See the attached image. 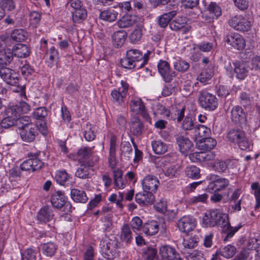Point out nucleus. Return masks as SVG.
<instances>
[{"label": "nucleus", "instance_id": "nucleus-1", "mask_svg": "<svg viewBox=\"0 0 260 260\" xmlns=\"http://www.w3.org/2000/svg\"><path fill=\"white\" fill-rule=\"evenodd\" d=\"M203 222L206 228L218 226L219 228H232L226 214H221L217 210L210 211L208 215L206 214L203 217Z\"/></svg>", "mask_w": 260, "mask_h": 260}, {"label": "nucleus", "instance_id": "nucleus-2", "mask_svg": "<svg viewBox=\"0 0 260 260\" xmlns=\"http://www.w3.org/2000/svg\"><path fill=\"white\" fill-rule=\"evenodd\" d=\"M0 77L6 83L16 86V91L24 93L25 86L20 84L18 75L15 71L9 68H1Z\"/></svg>", "mask_w": 260, "mask_h": 260}, {"label": "nucleus", "instance_id": "nucleus-3", "mask_svg": "<svg viewBox=\"0 0 260 260\" xmlns=\"http://www.w3.org/2000/svg\"><path fill=\"white\" fill-rule=\"evenodd\" d=\"M226 138L230 142L238 144L242 150H246L249 148L250 143L243 131L232 129L228 132Z\"/></svg>", "mask_w": 260, "mask_h": 260}, {"label": "nucleus", "instance_id": "nucleus-4", "mask_svg": "<svg viewBox=\"0 0 260 260\" xmlns=\"http://www.w3.org/2000/svg\"><path fill=\"white\" fill-rule=\"evenodd\" d=\"M199 102L203 108L209 111L214 110L218 106V101L216 96L206 91L200 92Z\"/></svg>", "mask_w": 260, "mask_h": 260}, {"label": "nucleus", "instance_id": "nucleus-5", "mask_svg": "<svg viewBox=\"0 0 260 260\" xmlns=\"http://www.w3.org/2000/svg\"><path fill=\"white\" fill-rule=\"evenodd\" d=\"M199 238L195 235L187 239L184 238L182 245L180 247L181 252L186 257L198 254V252L194 249L197 246Z\"/></svg>", "mask_w": 260, "mask_h": 260}, {"label": "nucleus", "instance_id": "nucleus-6", "mask_svg": "<svg viewBox=\"0 0 260 260\" xmlns=\"http://www.w3.org/2000/svg\"><path fill=\"white\" fill-rule=\"evenodd\" d=\"M207 189L209 191H219L224 189L229 185V181L225 178H219L217 175H211Z\"/></svg>", "mask_w": 260, "mask_h": 260}, {"label": "nucleus", "instance_id": "nucleus-7", "mask_svg": "<svg viewBox=\"0 0 260 260\" xmlns=\"http://www.w3.org/2000/svg\"><path fill=\"white\" fill-rule=\"evenodd\" d=\"M229 24L235 29L243 31H248L251 26V22L241 15L232 17L229 20Z\"/></svg>", "mask_w": 260, "mask_h": 260}, {"label": "nucleus", "instance_id": "nucleus-8", "mask_svg": "<svg viewBox=\"0 0 260 260\" xmlns=\"http://www.w3.org/2000/svg\"><path fill=\"white\" fill-rule=\"evenodd\" d=\"M118 247V243L114 237L109 239L106 246L103 249V255L107 259H113L116 254V249Z\"/></svg>", "mask_w": 260, "mask_h": 260}, {"label": "nucleus", "instance_id": "nucleus-9", "mask_svg": "<svg viewBox=\"0 0 260 260\" xmlns=\"http://www.w3.org/2000/svg\"><path fill=\"white\" fill-rule=\"evenodd\" d=\"M127 55L129 56L138 65V68L143 67L147 62L150 54V51L147 54L143 55L141 51L137 49H130L126 52Z\"/></svg>", "mask_w": 260, "mask_h": 260}, {"label": "nucleus", "instance_id": "nucleus-10", "mask_svg": "<svg viewBox=\"0 0 260 260\" xmlns=\"http://www.w3.org/2000/svg\"><path fill=\"white\" fill-rule=\"evenodd\" d=\"M142 184L144 191L153 193L157 190L159 182L155 176L147 175L143 179Z\"/></svg>", "mask_w": 260, "mask_h": 260}, {"label": "nucleus", "instance_id": "nucleus-11", "mask_svg": "<svg viewBox=\"0 0 260 260\" xmlns=\"http://www.w3.org/2000/svg\"><path fill=\"white\" fill-rule=\"evenodd\" d=\"M157 68L159 73L167 82H170L176 75L175 72L170 70L169 63L165 60H160Z\"/></svg>", "mask_w": 260, "mask_h": 260}, {"label": "nucleus", "instance_id": "nucleus-12", "mask_svg": "<svg viewBox=\"0 0 260 260\" xmlns=\"http://www.w3.org/2000/svg\"><path fill=\"white\" fill-rule=\"evenodd\" d=\"M225 42L237 50L243 49L245 46V41L241 35L237 33H230L226 36Z\"/></svg>", "mask_w": 260, "mask_h": 260}, {"label": "nucleus", "instance_id": "nucleus-13", "mask_svg": "<svg viewBox=\"0 0 260 260\" xmlns=\"http://www.w3.org/2000/svg\"><path fill=\"white\" fill-rule=\"evenodd\" d=\"M131 111L136 114H141L144 118H147L148 114L146 111L143 102L139 98L132 100L129 103Z\"/></svg>", "mask_w": 260, "mask_h": 260}, {"label": "nucleus", "instance_id": "nucleus-14", "mask_svg": "<svg viewBox=\"0 0 260 260\" xmlns=\"http://www.w3.org/2000/svg\"><path fill=\"white\" fill-rule=\"evenodd\" d=\"M38 135V128L35 125H30L20 131L21 138L26 142H31L34 141Z\"/></svg>", "mask_w": 260, "mask_h": 260}, {"label": "nucleus", "instance_id": "nucleus-15", "mask_svg": "<svg viewBox=\"0 0 260 260\" xmlns=\"http://www.w3.org/2000/svg\"><path fill=\"white\" fill-rule=\"evenodd\" d=\"M186 22L185 17H177L170 23L169 26L173 30H181L183 33H186L191 28L190 26L186 25Z\"/></svg>", "mask_w": 260, "mask_h": 260}, {"label": "nucleus", "instance_id": "nucleus-16", "mask_svg": "<svg viewBox=\"0 0 260 260\" xmlns=\"http://www.w3.org/2000/svg\"><path fill=\"white\" fill-rule=\"evenodd\" d=\"M93 147H83L80 148L77 152V157L80 163L87 164L89 166H93L94 163L89 159L92 154Z\"/></svg>", "mask_w": 260, "mask_h": 260}, {"label": "nucleus", "instance_id": "nucleus-17", "mask_svg": "<svg viewBox=\"0 0 260 260\" xmlns=\"http://www.w3.org/2000/svg\"><path fill=\"white\" fill-rule=\"evenodd\" d=\"M159 253L164 260H181L175 249L170 246L161 247Z\"/></svg>", "mask_w": 260, "mask_h": 260}, {"label": "nucleus", "instance_id": "nucleus-18", "mask_svg": "<svg viewBox=\"0 0 260 260\" xmlns=\"http://www.w3.org/2000/svg\"><path fill=\"white\" fill-rule=\"evenodd\" d=\"M139 192L135 196L136 202L141 206L152 204L154 201V196L151 192Z\"/></svg>", "mask_w": 260, "mask_h": 260}, {"label": "nucleus", "instance_id": "nucleus-19", "mask_svg": "<svg viewBox=\"0 0 260 260\" xmlns=\"http://www.w3.org/2000/svg\"><path fill=\"white\" fill-rule=\"evenodd\" d=\"M121 83L122 85L121 88H119L118 90L115 89L111 92L113 100L118 104L122 103L124 98H125L128 87V85L123 81H121Z\"/></svg>", "mask_w": 260, "mask_h": 260}, {"label": "nucleus", "instance_id": "nucleus-20", "mask_svg": "<svg viewBox=\"0 0 260 260\" xmlns=\"http://www.w3.org/2000/svg\"><path fill=\"white\" fill-rule=\"evenodd\" d=\"M231 119L235 123H245L246 117L242 107L236 106L231 110Z\"/></svg>", "mask_w": 260, "mask_h": 260}, {"label": "nucleus", "instance_id": "nucleus-21", "mask_svg": "<svg viewBox=\"0 0 260 260\" xmlns=\"http://www.w3.org/2000/svg\"><path fill=\"white\" fill-rule=\"evenodd\" d=\"M176 141L180 152L183 154L188 152L193 146L192 142L188 138L183 136H177Z\"/></svg>", "mask_w": 260, "mask_h": 260}, {"label": "nucleus", "instance_id": "nucleus-22", "mask_svg": "<svg viewBox=\"0 0 260 260\" xmlns=\"http://www.w3.org/2000/svg\"><path fill=\"white\" fill-rule=\"evenodd\" d=\"M127 34L123 30L115 32L112 36V41L113 46L116 48L121 47L125 42Z\"/></svg>", "mask_w": 260, "mask_h": 260}, {"label": "nucleus", "instance_id": "nucleus-23", "mask_svg": "<svg viewBox=\"0 0 260 260\" xmlns=\"http://www.w3.org/2000/svg\"><path fill=\"white\" fill-rule=\"evenodd\" d=\"M143 124L137 117H133L129 123L131 132L135 136L140 135L143 129Z\"/></svg>", "mask_w": 260, "mask_h": 260}, {"label": "nucleus", "instance_id": "nucleus-24", "mask_svg": "<svg viewBox=\"0 0 260 260\" xmlns=\"http://www.w3.org/2000/svg\"><path fill=\"white\" fill-rule=\"evenodd\" d=\"M234 71L237 78L243 80L247 75L248 65L243 62L236 61L234 63Z\"/></svg>", "mask_w": 260, "mask_h": 260}, {"label": "nucleus", "instance_id": "nucleus-25", "mask_svg": "<svg viewBox=\"0 0 260 260\" xmlns=\"http://www.w3.org/2000/svg\"><path fill=\"white\" fill-rule=\"evenodd\" d=\"M207 10L209 12L210 16L209 18L205 16L207 20L210 21L211 20L218 18L221 14L220 7L215 2H211L207 7Z\"/></svg>", "mask_w": 260, "mask_h": 260}, {"label": "nucleus", "instance_id": "nucleus-26", "mask_svg": "<svg viewBox=\"0 0 260 260\" xmlns=\"http://www.w3.org/2000/svg\"><path fill=\"white\" fill-rule=\"evenodd\" d=\"M13 58V52L9 49L0 51V68L9 65Z\"/></svg>", "mask_w": 260, "mask_h": 260}, {"label": "nucleus", "instance_id": "nucleus-27", "mask_svg": "<svg viewBox=\"0 0 260 260\" xmlns=\"http://www.w3.org/2000/svg\"><path fill=\"white\" fill-rule=\"evenodd\" d=\"M52 209L48 207H44L39 212L37 218L40 222L46 223L53 218Z\"/></svg>", "mask_w": 260, "mask_h": 260}, {"label": "nucleus", "instance_id": "nucleus-28", "mask_svg": "<svg viewBox=\"0 0 260 260\" xmlns=\"http://www.w3.org/2000/svg\"><path fill=\"white\" fill-rule=\"evenodd\" d=\"M71 197L77 203H85L88 200L86 194L83 190L76 188L71 189Z\"/></svg>", "mask_w": 260, "mask_h": 260}, {"label": "nucleus", "instance_id": "nucleus-29", "mask_svg": "<svg viewBox=\"0 0 260 260\" xmlns=\"http://www.w3.org/2000/svg\"><path fill=\"white\" fill-rule=\"evenodd\" d=\"M14 54L19 58H23L29 55V51L26 45L19 44L13 47Z\"/></svg>", "mask_w": 260, "mask_h": 260}, {"label": "nucleus", "instance_id": "nucleus-30", "mask_svg": "<svg viewBox=\"0 0 260 260\" xmlns=\"http://www.w3.org/2000/svg\"><path fill=\"white\" fill-rule=\"evenodd\" d=\"M65 202L64 196L61 191H58L52 196L51 203L56 208L60 209L63 207Z\"/></svg>", "mask_w": 260, "mask_h": 260}, {"label": "nucleus", "instance_id": "nucleus-31", "mask_svg": "<svg viewBox=\"0 0 260 260\" xmlns=\"http://www.w3.org/2000/svg\"><path fill=\"white\" fill-rule=\"evenodd\" d=\"M216 141L212 138H205L201 139L199 143L201 149L204 151H210L216 145Z\"/></svg>", "mask_w": 260, "mask_h": 260}, {"label": "nucleus", "instance_id": "nucleus-32", "mask_svg": "<svg viewBox=\"0 0 260 260\" xmlns=\"http://www.w3.org/2000/svg\"><path fill=\"white\" fill-rule=\"evenodd\" d=\"M177 14L176 11H172L168 13H164L159 17L158 24L161 27H166L170 20Z\"/></svg>", "mask_w": 260, "mask_h": 260}, {"label": "nucleus", "instance_id": "nucleus-33", "mask_svg": "<svg viewBox=\"0 0 260 260\" xmlns=\"http://www.w3.org/2000/svg\"><path fill=\"white\" fill-rule=\"evenodd\" d=\"M196 225L197 221L196 219L190 216H183L178 222V228H192Z\"/></svg>", "mask_w": 260, "mask_h": 260}, {"label": "nucleus", "instance_id": "nucleus-34", "mask_svg": "<svg viewBox=\"0 0 260 260\" xmlns=\"http://www.w3.org/2000/svg\"><path fill=\"white\" fill-rule=\"evenodd\" d=\"M136 21L135 16L124 15L118 21V25L121 28L130 27L133 25Z\"/></svg>", "mask_w": 260, "mask_h": 260}, {"label": "nucleus", "instance_id": "nucleus-35", "mask_svg": "<svg viewBox=\"0 0 260 260\" xmlns=\"http://www.w3.org/2000/svg\"><path fill=\"white\" fill-rule=\"evenodd\" d=\"M72 19L75 23H81L87 17V11L85 8H81L80 10H74L72 12Z\"/></svg>", "mask_w": 260, "mask_h": 260}, {"label": "nucleus", "instance_id": "nucleus-36", "mask_svg": "<svg viewBox=\"0 0 260 260\" xmlns=\"http://www.w3.org/2000/svg\"><path fill=\"white\" fill-rule=\"evenodd\" d=\"M236 248L232 245L229 244L220 248L219 253L225 258H230L236 253Z\"/></svg>", "mask_w": 260, "mask_h": 260}, {"label": "nucleus", "instance_id": "nucleus-37", "mask_svg": "<svg viewBox=\"0 0 260 260\" xmlns=\"http://www.w3.org/2000/svg\"><path fill=\"white\" fill-rule=\"evenodd\" d=\"M118 13L114 10H107L101 12L100 18L105 21L112 22L117 17Z\"/></svg>", "mask_w": 260, "mask_h": 260}, {"label": "nucleus", "instance_id": "nucleus-38", "mask_svg": "<svg viewBox=\"0 0 260 260\" xmlns=\"http://www.w3.org/2000/svg\"><path fill=\"white\" fill-rule=\"evenodd\" d=\"M81 165L76 172V176L80 178L89 177V169L92 166H89L87 164L80 163Z\"/></svg>", "mask_w": 260, "mask_h": 260}, {"label": "nucleus", "instance_id": "nucleus-39", "mask_svg": "<svg viewBox=\"0 0 260 260\" xmlns=\"http://www.w3.org/2000/svg\"><path fill=\"white\" fill-rule=\"evenodd\" d=\"M151 145L153 151L157 154H164L167 151L168 147L166 144L161 141H153Z\"/></svg>", "mask_w": 260, "mask_h": 260}, {"label": "nucleus", "instance_id": "nucleus-40", "mask_svg": "<svg viewBox=\"0 0 260 260\" xmlns=\"http://www.w3.org/2000/svg\"><path fill=\"white\" fill-rule=\"evenodd\" d=\"M196 136L203 139L207 138L210 133V129L203 125H199L194 127Z\"/></svg>", "mask_w": 260, "mask_h": 260}, {"label": "nucleus", "instance_id": "nucleus-41", "mask_svg": "<svg viewBox=\"0 0 260 260\" xmlns=\"http://www.w3.org/2000/svg\"><path fill=\"white\" fill-rule=\"evenodd\" d=\"M26 32L23 29H15L11 34V36L9 37L11 39V43L12 41L22 42L26 39Z\"/></svg>", "mask_w": 260, "mask_h": 260}, {"label": "nucleus", "instance_id": "nucleus-42", "mask_svg": "<svg viewBox=\"0 0 260 260\" xmlns=\"http://www.w3.org/2000/svg\"><path fill=\"white\" fill-rule=\"evenodd\" d=\"M57 247L52 242H48L42 245L43 253L48 256H52L56 253Z\"/></svg>", "mask_w": 260, "mask_h": 260}, {"label": "nucleus", "instance_id": "nucleus-43", "mask_svg": "<svg viewBox=\"0 0 260 260\" xmlns=\"http://www.w3.org/2000/svg\"><path fill=\"white\" fill-rule=\"evenodd\" d=\"M213 74L212 68H204L198 76L197 79L202 83H205L211 78Z\"/></svg>", "mask_w": 260, "mask_h": 260}, {"label": "nucleus", "instance_id": "nucleus-44", "mask_svg": "<svg viewBox=\"0 0 260 260\" xmlns=\"http://www.w3.org/2000/svg\"><path fill=\"white\" fill-rule=\"evenodd\" d=\"M157 253V250L153 247H148L142 252V257L138 260H153Z\"/></svg>", "mask_w": 260, "mask_h": 260}, {"label": "nucleus", "instance_id": "nucleus-45", "mask_svg": "<svg viewBox=\"0 0 260 260\" xmlns=\"http://www.w3.org/2000/svg\"><path fill=\"white\" fill-rule=\"evenodd\" d=\"M30 125L35 124L31 123L30 118L28 116H22L16 119V125L20 131Z\"/></svg>", "mask_w": 260, "mask_h": 260}, {"label": "nucleus", "instance_id": "nucleus-46", "mask_svg": "<svg viewBox=\"0 0 260 260\" xmlns=\"http://www.w3.org/2000/svg\"><path fill=\"white\" fill-rule=\"evenodd\" d=\"M114 174V181L115 185L118 188H123L125 184L122 179V172L119 169H115L113 171Z\"/></svg>", "mask_w": 260, "mask_h": 260}, {"label": "nucleus", "instance_id": "nucleus-47", "mask_svg": "<svg viewBox=\"0 0 260 260\" xmlns=\"http://www.w3.org/2000/svg\"><path fill=\"white\" fill-rule=\"evenodd\" d=\"M143 27L137 26L129 36V40L133 43H136L140 41L142 37Z\"/></svg>", "mask_w": 260, "mask_h": 260}, {"label": "nucleus", "instance_id": "nucleus-48", "mask_svg": "<svg viewBox=\"0 0 260 260\" xmlns=\"http://www.w3.org/2000/svg\"><path fill=\"white\" fill-rule=\"evenodd\" d=\"M185 174L189 178L198 179L200 177V169L194 166H189L185 169Z\"/></svg>", "mask_w": 260, "mask_h": 260}, {"label": "nucleus", "instance_id": "nucleus-49", "mask_svg": "<svg viewBox=\"0 0 260 260\" xmlns=\"http://www.w3.org/2000/svg\"><path fill=\"white\" fill-rule=\"evenodd\" d=\"M121 151L122 154L129 159L133 155V149L128 142H124L121 146Z\"/></svg>", "mask_w": 260, "mask_h": 260}, {"label": "nucleus", "instance_id": "nucleus-50", "mask_svg": "<svg viewBox=\"0 0 260 260\" xmlns=\"http://www.w3.org/2000/svg\"><path fill=\"white\" fill-rule=\"evenodd\" d=\"M120 63L122 67L125 69H131L135 67L138 68V65L128 56L126 54V57L120 60Z\"/></svg>", "mask_w": 260, "mask_h": 260}, {"label": "nucleus", "instance_id": "nucleus-51", "mask_svg": "<svg viewBox=\"0 0 260 260\" xmlns=\"http://www.w3.org/2000/svg\"><path fill=\"white\" fill-rule=\"evenodd\" d=\"M15 124L16 125V118L11 117L8 115L3 118L1 122V126L5 128H10Z\"/></svg>", "mask_w": 260, "mask_h": 260}, {"label": "nucleus", "instance_id": "nucleus-52", "mask_svg": "<svg viewBox=\"0 0 260 260\" xmlns=\"http://www.w3.org/2000/svg\"><path fill=\"white\" fill-rule=\"evenodd\" d=\"M189 67V63L185 60H178L174 64V69L179 72H185L188 69Z\"/></svg>", "mask_w": 260, "mask_h": 260}, {"label": "nucleus", "instance_id": "nucleus-53", "mask_svg": "<svg viewBox=\"0 0 260 260\" xmlns=\"http://www.w3.org/2000/svg\"><path fill=\"white\" fill-rule=\"evenodd\" d=\"M251 188L254 190V195L256 199V205L255 209L256 210L260 207V187L257 182H254L251 185Z\"/></svg>", "mask_w": 260, "mask_h": 260}, {"label": "nucleus", "instance_id": "nucleus-54", "mask_svg": "<svg viewBox=\"0 0 260 260\" xmlns=\"http://www.w3.org/2000/svg\"><path fill=\"white\" fill-rule=\"evenodd\" d=\"M6 114L11 117H15L16 119L21 114L20 113L19 107L17 105H13L6 109Z\"/></svg>", "mask_w": 260, "mask_h": 260}, {"label": "nucleus", "instance_id": "nucleus-55", "mask_svg": "<svg viewBox=\"0 0 260 260\" xmlns=\"http://www.w3.org/2000/svg\"><path fill=\"white\" fill-rule=\"evenodd\" d=\"M69 176L66 171H59L57 172L55 179L60 184H63L69 179Z\"/></svg>", "mask_w": 260, "mask_h": 260}, {"label": "nucleus", "instance_id": "nucleus-56", "mask_svg": "<svg viewBox=\"0 0 260 260\" xmlns=\"http://www.w3.org/2000/svg\"><path fill=\"white\" fill-rule=\"evenodd\" d=\"M37 154H35L34 155H32V158H30L32 168V172L38 170L40 169L43 165V163L42 161L37 157Z\"/></svg>", "mask_w": 260, "mask_h": 260}, {"label": "nucleus", "instance_id": "nucleus-57", "mask_svg": "<svg viewBox=\"0 0 260 260\" xmlns=\"http://www.w3.org/2000/svg\"><path fill=\"white\" fill-rule=\"evenodd\" d=\"M239 229H225L222 232V237H224L223 241L227 242L229 239L233 237L234 234Z\"/></svg>", "mask_w": 260, "mask_h": 260}, {"label": "nucleus", "instance_id": "nucleus-58", "mask_svg": "<svg viewBox=\"0 0 260 260\" xmlns=\"http://www.w3.org/2000/svg\"><path fill=\"white\" fill-rule=\"evenodd\" d=\"M47 115V111L45 107H40L36 109L34 112V117L37 119H41L45 117Z\"/></svg>", "mask_w": 260, "mask_h": 260}, {"label": "nucleus", "instance_id": "nucleus-59", "mask_svg": "<svg viewBox=\"0 0 260 260\" xmlns=\"http://www.w3.org/2000/svg\"><path fill=\"white\" fill-rule=\"evenodd\" d=\"M208 198V195L206 193L199 194L197 196H193L190 199V202L191 204H195L199 203H205Z\"/></svg>", "mask_w": 260, "mask_h": 260}, {"label": "nucleus", "instance_id": "nucleus-60", "mask_svg": "<svg viewBox=\"0 0 260 260\" xmlns=\"http://www.w3.org/2000/svg\"><path fill=\"white\" fill-rule=\"evenodd\" d=\"M189 158L192 162L204 161V152H194L190 154Z\"/></svg>", "mask_w": 260, "mask_h": 260}, {"label": "nucleus", "instance_id": "nucleus-61", "mask_svg": "<svg viewBox=\"0 0 260 260\" xmlns=\"http://www.w3.org/2000/svg\"><path fill=\"white\" fill-rule=\"evenodd\" d=\"M120 237L122 241L126 243L129 242L132 239V232L130 229H122Z\"/></svg>", "mask_w": 260, "mask_h": 260}, {"label": "nucleus", "instance_id": "nucleus-62", "mask_svg": "<svg viewBox=\"0 0 260 260\" xmlns=\"http://www.w3.org/2000/svg\"><path fill=\"white\" fill-rule=\"evenodd\" d=\"M22 260H36L35 252L31 249H28L22 253Z\"/></svg>", "mask_w": 260, "mask_h": 260}, {"label": "nucleus", "instance_id": "nucleus-63", "mask_svg": "<svg viewBox=\"0 0 260 260\" xmlns=\"http://www.w3.org/2000/svg\"><path fill=\"white\" fill-rule=\"evenodd\" d=\"M193 125L194 123L192 118L186 116L182 122V127L184 130H190L193 127Z\"/></svg>", "mask_w": 260, "mask_h": 260}, {"label": "nucleus", "instance_id": "nucleus-64", "mask_svg": "<svg viewBox=\"0 0 260 260\" xmlns=\"http://www.w3.org/2000/svg\"><path fill=\"white\" fill-rule=\"evenodd\" d=\"M214 170L218 172H224L228 168L226 163L222 160H218L215 162L214 166Z\"/></svg>", "mask_w": 260, "mask_h": 260}]
</instances>
